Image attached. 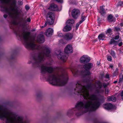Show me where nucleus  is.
I'll list each match as a JSON object with an SVG mask.
<instances>
[{
  "instance_id": "37998d69",
  "label": "nucleus",
  "mask_w": 123,
  "mask_h": 123,
  "mask_svg": "<svg viewBox=\"0 0 123 123\" xmlns=\"http://www.w3.org/2000/svg\"><path fill=\"white\" fill-rule=\"evenodd\" d=\"M47 12L46 10H44L43 13H44V14H45Z\"/></svg>"
},
{
  "instance_id": "39448f33",
  "label": "nucleus",
  "mask_w": 123,
  "mask_h": 123,
  "mask_svg": "<svg viewBox=\"0 0 123 123\" xmlns=\"http://www.w3.org/2000/svg\"><path fill=\"white\" fill-rule=\"evenodd\" d=\"M47 21L45 24L44 26H46L48 24L51 25L53 24L54 20V16L53 14L51 12L48 13L47 16Z\"/></svg>"
},
{
  "instance_id": "4468645a",
  "label": "nucleus",
  "mask_w": 123,
  "mask_h": 123,
  "mask_svg": "<svg viewBox=\"0 0 123 123\" xmlns=\"http://www.w3.org/2000/svg\"><path fill=\"white\" fill-rule=\"evenodd\" d=\"M53 29L52 28H49L46 31L45 34V35L48 37L51 36L53 32Z\"/></svg>"
},
{
  "instance_id": "7c9ffc66",
  "label": "nucleus",
  "mask_w": 123,
  "mask_h": 123,
  "mask_svg": "<svg viewBox=\"0 0 123 123\" xmlns=\"http://www.w3.org/2000/svg\"><path fill=\"white\" fill-rule=\"evenodd\" d=\"M107 59L109 61H111L112 60V58L111 56L110 55L107 56Z\"/></svg>"
},
{
  "instance_id": "9b49d317",
  "label": "nucleus",
  "mask_w": 123,
  "mask_h": 123,
  "mask_svg": "<svg viewBox=\"0 0 123 123\" xmlns=\"http://www.w3.org/2000/svg\"><path fill=\"white\" fill-rule=\"evenodd\" d=\"M4 108L2 106L0 105V117H6L5 113L7 114L8 113L6 110L4 109Z\"/></svg>"
},
{
  "instance_id": "de8ad7c7",
  "label": "nucleus",
  "mask_w": 123,
  "mask_h": 123,
  "mask_svg": "<svg viewBox=\"0 0 123 123\" xmlns=\"http://www.w3.org/2000/svg\"><path fill=\"white\" fill-rule=\"evenodd\" d=\"M117 81H116L114 82V83H117Z\"/></svg>"
},
{
  "instance_id": "4c0bfd02",
  "label": "nucleus",
  "mask_w": 123,
  "mask_h": 123,
  "mask_svg": "<svg viewBox=\"0 0 123 123\" xmlns=\"http://www.w3.org/2000/svg\"><path fill=\"white\" fill-rule=\"evenodd\" d=\"M119 35H117V36H116L115 37V39H117L118 38H119Z\"/></svg>"
},
{
  "instance_id": "603ef678",
  "label": "nucleus",
  "mask_w": 123,
  "mask_h": 123,
  "mask_svg": "<svg viewBox=\"0 0 123 123\" xmlns=\"http://www.w3.org/2000/svg\"><path fill=\"white\" fill-rule=\"evenodd\" d=\"M117 70H118L117 69L116 71H115V72H117Z\"/></svg>"
},
{
  "instance_id": "8fccbe9b",
  "label": "nucleus",
  "mask_w": 123,
  "mask_h": 123,
  "mask_svg": "<svg viewBox=\"0 0 123 123\" xmlns=\"http://www.w3.org/2000/svg\"><path fill=\"white\" fill-rule=\"evenodd\" d=\"M113 66L112 65H110V67L111 68H112L113 67Z\"/></svg>"
},
{
  "instance_id": "c756f323",
  "label": "nucleus",
  "mask_w": 123,
  "mask_h": 123,
  "mask_svg": "<svg viewBox=\"0 0 123 123\" xmlns=\"http://www.w3.org/2000/svg\"><path fill=\"white\" fill-rule=\"evenodd\" d=\"M97 84L98 85V86L97 87L95 85V87H97V88H100L102 86V85L99 82L98 84Z\"/></svg>"
},
{
  "instance_id": "473e14b6",
  "label": "nucleus",
  "mask_w": 123,
  "mask_h": 123,
  "mask_svg": "<svg viewBox=\"0 0 123 123\" xmlns=\"http://www.w3.org/2000/svg\"><path fill=\"white\" fill-rule=\"evenodd\" d=\"M112 15H109L108 17V19L109 20H110L112 19Z\"/></svg>"
},
{
  "instance_id": "cd10ccee",
  "label": "nucleus",
  "mask_w": 123,
  "mask_h": 123,
  "mask_svg": "<svg viewBox=\"0 0 123 123\" xmlns=\"http://www.w3.org/2000/svg\"><path fill=\"white\" fill-rule=\"evenodd\" d=\"M110 54L114 58L116 57V54L114 52L113 50H111L110 52Z\"/></svg>"
},
{
  "instance_id": "b1692460",
  "label": "nucleus",
  "mask_w": 123,
  "mask_h": 123,
  "mask_svg": "<svg viewBox=\"0 0 123 123\" xmlns=\"http://www.w3.org/2000/svg\"><path fill=\"white\" fill-rule=\"evenodd\" d=\"M123 80V75L122 73H121L120 74V79L119 81V83H121Z\"/></svg>"
},
{
  "instance_id": "ea45409f",
  "label": "nucleus",
  "mask_w": 123,
  "mask_h": 123,
  "mask_svg": "<svg viewBox=\"0 0 123 123\" xmlns=\"http://www.w3.org/2000/svg\"><path fill=\"white\" fill-rule=\"evenodd\" d=\"M108 90L107 89H106L105 90V93L106 94H108Z\"/></svg>"
},
{
  "instance_id": "1a4fd4ad",
  "label": "nucleus",
  "mask_w": 123,
  "mask_h": 123,
  "mask_svg": "<svg viewBox=\"0 0 123 123\" xmlns=\"http://www.w3.org/2000/svg\"><path fill=\"white\" fill-rule=\"evenodd\" d=\"M80 11L78 9H74L72 11V15L74 18H77L80 14Z\"/></svg>"
},
{
  "instance_id": "f03ea898",
  "label": "nucleus",
  "mask_w": 123,
  "mask_h": 123,
  "mask_svg": "<svg viewBox=\"0 0 123 123\" xmlns=\"http://www.w3.org/2000/svg\"><path fill=\"white\" fill-rule=\"evenodd\" d=\"M15 32L18 36L23 39L25 46L27 48L30 49H37L40 51V52L37 55H35L33 56L35 64L38 65V66H40L45 59L46 56H49L50 49L47 46L41 47L35 45L34 41L31 40L29 36L30 34L29 32L22 31L18 29L17 31H15Z\"/></svg>"
},
{
  "instance_id": "a878e982",
  "label": "nucleus",
  "mask_w": 123,
  "mask_h": 123,
  "mask_svg": "<svg viewBox=\"0 0 123 123\" xmlns=\"http://www.w3.org/2000/svg\"><path fill=\"white\" fill-rule=\"evenodd\" d=\"M57 35L58 37H64V36L63 33L60 31H58L57 32Z\"/></svg>"
},
{
  "instance_id": "a211bd4d",
  "label": "nucleus",
  "mask_w": 123,
  "mask_h": 123,
  "mask_svg": "<svg viewBox=\"0 0 123 123\" xmlns=\"http://www.w3.org/2000/svg\"><path fill=\"white\" fill-rule=\"evenodd\" d=\"M71 26L68 25H67L63 28V31L64 32H67L69 31L71 29Z\"/></svg>"
},
{
  "instance_id": "393cba45",
  "label": "nucleus",
  "mask_w": 123,
  "mask_h": 123,
  "mask_svg": "<svg viewBox=\"0 0 123 123\" xmlns=\"http://www.w3.org/2000/svg\"><path fill=\"white\" fill-rule=\"evenodd\" d=\"M110 43L111 44H114L115 45H117L118 44V43L116 41L114 40V39H111L110 42Z\"/></svg>"
},
{
  "instance_id": "aec40b11",
  "label": "nucleus",
  "mask_w": 123,
  "mask_h": 123,
  "mask_svg": "<svg viewBox=\"0 0 123 123\" xmlns=\"http://www.w3.org/2000/svg\"><path fill=\"white\" fill-rule=\"evenodd\" d=\"M116 98L114 96H111L109 97H107V101H112L113 102H115L116 101Z\"/></svg>"
},
{
  "instance_id": "a18cd8bd",
  "label": "nucleus",
  "mask_w": 123,
  "mask_h": 123,
  "mask_svg": "<svg viewBox=\"0 0 123 123\" xmlns=\"http://www.w3.org/2000/svg\"><path fill=\"white\" fill-rule=\"evenodd\" d=\"M118 16V15L117 14H116L115 15V17L116 18H117Z\"/></svg>"
},
{
  "instance_id": "6ab92c4d",
  "label": "nucleus",
  "mask_w": 123,
  "mask_h": 123,
  "mask_svg": "<svg viewBox=\"0 0 123 123\" xmlns=\"http://www.w3.org/2000/svg\"><path fill=\"white\" fill-rule=\"evenodd\" d=\"M74 20L73 19H69L67 21L66 24L67 25H70L71 26L72 24L74 23Z\"/></svg>"
},
{
  "instance_id": "ddd939ff",
  "label": "nucleus",
  "mask_w": 123,
  "mask_h": 123,
  "mask_svg": "<svg viewBox=\"0 0 123 123\" xmlns=\"http://www.w3.org/2000/svg\"><path fill=\"white\" fill-rule=\"evenodd\" d=\"M73 37V34L69 33H67L64 36V39L67 41L71 40Z\"/></svg>"
},
{
  "instance_id": "e433bc0d",
  "label": "nucleus",
  "mask_w": 123,
  "mask_h": 123,
  "mask_svg": "<svg viewBox=\"0 0 123 123\" xmlns=\"http://www.w3.org/2000/svg\"><path fill=\"white\" fill-rule=\"evenodd\" d=\"M25 9L26 10H28L29 9V6L28 5H26L25 6Z\"/></svg>"
},
{
  "instance_id": "f3484780",
  "label": "nucleus",
  "mask_w": 123,
  "mask_h": 123,
  "mask_svg": "<svg viewBox=\"0 0 123 123\" xmlns=\"http://www.w3.org/2000/svg\"><path fill=\"white\" fill-rule=\"evenodd\" d=\"M70 69L74 75H76L78 74L79 71L75 67H71Z\"/></svg>"
},
{
  "instance_id": "a19ab883",
  "label": "nucleus",
  "mask_w": 123,
  "mask_h": 123,
  "mask_svg": "<svg viewBox=\"0 0 123 123\" xmlns=\"http://www.w3.org/2000/svg\"><path fill=\"white\" fill-rule=\"evenodd\" d=\"M122 42H121L118 44V45L119 46H121L122 45Z\"/></svg>"
},
{
  "instance_id": "6e6552de",
  "label": "nucleus",
  "mask_w": 123,
  "mask_h": 123,
  "mask_svg": "<svg viewBox=\"0 0 123 123\" xmlns=\"http://www.w3.org/2000/svg\"><path fill=\"white\" fill-rule=\"evenodd\" d=\"M90 60V58L86 55H84L81 57L80 59V62L83 63H86L89 62Z\"/></svg>"
},
{
  "instance_id": "3c124183",
  "label": "nucleus",
  "mask_w": 123,
  "mask_h": 123,
  "mask_svg": "<svg viewBox=\"0 0 123 123\" xmlns=\"http://www.w3.org/2000/svg\"><path fill=\"white\" fill-rule=\"evenodd\" d=\"M23 123H27L25 121H24V122H23Z\"/></svg>"
},
{
  "instance_id": "412c9836",
  "label": "nucleus",
  "mask_w": 123,
  "mask_h": 123,
  "mask_svg": "<svg viewBox=\"0 0 123 123\" xmlns=\"http://www.w3.org/2000/svg\"><path fill=\"white\" fill-rule=\"evenodd\" d=\"M105 37V34L103 33H101L99 34L98 36V38L100 40H103L104 39Z\"/></svg>"
},
{
  "instance_id": "f8f14e48",
  "label": "nucleus",
  "mask_w": 123,
  "mask_h": 123,
  "mask_svg": "<svg viewBox=\"0 0 123 123\" xmlns=\"http://www.w3.org/2000/svg\"><path fill=\"white\" fill-rule=\"evenodd\" d=\"M103 107L107 109H115L116 108V106L112 105L110 103H107L103 105Z\"/></svg>"
},
{
  "instance_id": "5701e85b",
  "label": "nucleus",
  "mask_w": 123,
  "mask_h": 123,
  "mask_svg": "<svg viewBox=\"0 0 123 123\" xmlns=\"http://www.w3.org/2000/svg\"><path fill=\"white\" fill-rule=\"evenodd\" d=\"M112 31L111 29L109 28L105 32L106 34H110L111 35L112 34Z\"/></svg>"
},
{
  "instance_id": "49530a36",
  "label": "nucleus",
  "mask_w": 123,
  "mask_h": 123,
  "mask_svg": "<svg viewBox=\"0 0 123 123\" xmlns=\"http://www.w3.org/2000/svg\"><path fill=\"white\" fill-rule=\"evenodd\" d=\"M100 64V63H99V62H97V64L98 65H99Z\"/></svg>"
},
{
  "instance_id": "423d86ee",
  "label": "nucleus",
  "mask_w": 123,
  "mask_h": 123,
  "mask_svg": "<svg viewBox=\"0 0 123 123\" xmlns=\"http://www.w3.org/2000/svg\"><path fill=\"white\" fill-rule=\"evenodd\" d=\"M93 66V64L91 63H88L84 65L83 68L86 71L84 73L85 75L87 76L90 74L91 73L89 70L92 68Z\"/></svg>"
},
{
  "instance_id": "09e8293b",
  "label": "nucleus",
  "mask_w": 123,
  "mask_h": 123,
  "mask_svg": "<svg viewBox=\"0 0 123 123\" xmlns=\"http://www.w3.org/2000/svg\"><path fill=\"white\" fill-rule=\"evenodd\" d=\"M120 25L121 26H122L123 25V23H121L120 24Z\"/></svg>"
},
{
  "instance_id": "f257e3e1",
  "label": "nucleus",
  "mask_w": 123,
  "mask_h": 123,
  "mask_svg": "<svg viewBox=\"0 0 123 123\" xmlns=\"http://www.w3.org/2000/svg\"><path fill=\"white\" fill-rule=\"evenodd\" d=\"M74 93L82 96L85 100L78 102L76 107L79 112L82 113L94 111L99 106V99L95 94L89 95V91L91 90V84L86 86L83 85L80 81H78L76 84Z\"/></svg>"
},
{
  "instance_id": "c85d7f7f",
  "label": "nucleus",
  "mask_w": 123,
  "mask_h": 123,
  "mask_svg": "<svg viewBox=\"0 0 123 123\" xmlns=\"http://www.w3.org/2000/svg\"><path fill=\"white\" fill-rule=\"evenodd\" d=\"M118 6H121L123 7V1H119L118 3L117 4Z\"/></svg>"
},
{
  "instance_id": "7ed1b4c3",
  "label": "nucleus",
  "mask_w": 123,
  "mask_h": 123,
  "mask_svg": "<svg viewBox=\"0 0 123 123\" xmlns=\"http://www.w3.org/2000/svg\"><path fill=\"white\" fill-rule=\"evenodd\" d=\"M41 70L42 74H45L47 73H49L48 80L54 85L63 86L67 83L68 79L66 72H64L60 73H55L54 68L52 67H49L46 65L43 64L41 66Z\"/></svg>"
},
{
  "instance_id": "864d4df0",
  "label": "nucleus",
  "mask_w": 123,
  "mask_h": 123,
  "mask_svg": "<svg viewBox=\"0 0 123 123\" xmlns=\"http://www.w3.org/2000/svg\"><path fill=\"white\" fill-rule=\"evenodd\" d=\"M120 53H122V52L120 50Z\"/></svg>"
},
{
  "instance_id": "c9c22d12",
  "label": "nucleus",
  "mask_w": 123,
  "mask_h": 123,
  "mask_svg": "<svg viewBox=\"0 0 123 123\" xmlns=\"http://www.w3.org/2000/svg\"><path fill=\"white\" fill-rule=\"evenodd\" d=\"M121 96L122 99L123 100V91L121 93Z\"/></svg>"
},
{
  "instance_id": "f704fd0d",
  "label": "nucleus",
  "mask_w": 123,
  "mask_h": 123,
  "mask_svg": "<svg viewBox=\"0 0 123 123\" xmlns=\"http://www.w3.org/2000/svg\"><path fill=\"white\" fill-rule=\"evenodd\" d=\"M80 24V22H79V23H77V24L76 25V29H77L78 28Z\"/></svg>"
},
{
  "instance_id": "58836bf2",
  "label": "nucleus",
  "mask_w": 123,
  "mask_h": 123,
  "mask_svg": "<svg viewBox=\"0 0 123 123\" xmlns=\"http://www.w3.org/2000/svg\"><path fill=\"white\" fill-rule=\"evenodd\" d=\"M26 21L27 22H30L31 21V19L30 18H27Z\"/></svg>"
},
{
  "instance_id": "72a5a7b5",
  "label": "nucleus",
  "mask_w": 123,
  "mask_h": 123,
  "mask_svg": "<svg viewBox=\"0 0 123 123\" xmlns=\"http://www.w3.org/2000/svg\"><path fill=\"white\" fill-rule=\"evenodd\" d=\"M115 31H119L120 30V28L118 27H115Z\"/></svg>"
},
{
  "instance_id": "2eb2a0df",
  "label": "nucleus",
  "mask_w": 123,
  "mask_h": 123,
  "mask_svg": "<svg viewBox=\"0 0 123 123\" xmlns=\"http://www.w3.org/2000/svg\"><path fill=\"white\" fill-rule=\"evenodd\" d=\"M37 42L40 43H43L44 41V36L42 35H40L37 37Z\"/></svg>"
},
{
  "instance_id": "20e7f679",
  "label": "nucleus",
  "mask_w": 123,
  "mask_h": 123,
  "mask_svg": "<svg viewBox=\"0 0 123 123\" xmlns=\"http://www.w3.org/2000/svg\"><path fill=\"white\" fill-rule=\"evenodd\" d=\"M4 109L6 110L8 113L7 114L5 113L6 117H0L1 118H4L6 119V123H23L25 121L23 120L22 117H18L16 119H15L13 117H8L7 116L9 115L10 114V111L6 108H4Z\"/></svg>"
},
{
  "instance_id": "4be33fe9",
  "label": "nucleus",
  "mask_w": 123,
  "mask_h": 123,
  "mask_svg": "<svg viewBox=\"0 0 123 123\" xmlns=\"http://www.w3.org/2000/svg\"><path fill=\"white\" fill-rule=\"evenodd\" d=\"M100 12L102 15H103L105 14V12L103 6L100 7Z\"/></svg>"
},
{
  "instance_id": "2f4dec72",
  "label": "nucleus",
  "mask_w": 123,
  "mask_h": 123,
  "mask_svg": "<svg viewBox=\"0 0 123 123\" xmlns=\"http://www.w3.org/2000/svg\"><path fill=\"white\" fill-rule=\"evenodd\" d=\"M105 78L107 79V80H106V81H107L109 80V76L108 74H106L105 75Z\"/></svg>"
},
{
  "instance_id": "bb28decb",
  "label": "nucleus",
  "mask_w": 123,
  "mask_h": 123,
  "mask_svg": "<svg viewBox=\"0 0 123 123\" xmlns=\"http://www.w3.org/2000/svg\"><path fill=\"white\" fill-rule=\"evenodd\" d=\"M86 18V17L85 16L82 15L81 18V20L80 21V24H81L84 21Z\"/></svg>"
},
{
  "instance_id": "dca6fc26",
  "label": "nucleus",
  "mask_w": 123,
  "mask_h": 123,
  "mask_svg": "<svg viewBox=\"0 0 123 123\" xmlns=\"http://www.w3.org/2000/svg\"><path fill=\"white\" fill-rule=\"evenodd\" d=\"M49 9L52 11H60L57 6L54 4H51L49 8Z\"/></svg>"
},
{
  "instance_id": "6e6d98bb",
  "label": "nucleus",
  "mask_w": 123,
  "mask_h": 123,
  "mask_svg": "<svg viewBox=\"0 0 123 123\" xmlns=\"http://www.w3.org/2000/svg\"><path fill=\"white\" fill-rule=\"evenodd\" d=\"M62 41V40H61V41ZM60 42H61H61H62L61 41V40H60Z\"/></svg>"
},
{
  "instance_id": "c03bdc74",
  "label": "nucleus",
  "mask_w": 123,
  "mask_h": 123,
  "mask_svg": "<svg viewBox=\"0 0 123 123\" xmlns=\"http://www.w3.org/2000/svg\"><path fill=\"white\" fill-rule=\"evenodd\" d=\"M104 92V91L103 90H102V91L101 92H100V91H99V93H103Z\"/></svg>"
},
{
  "instance_id": "0eeeda50",
  "label": "nucleus",
  "mask_w": 123,
  "mask_h": 123,
  "mask_svg": "<svg viewBox=\"0 0 123 123\" xmlns=\"http://www.w3.org/2000/svg\"><path fill=\"white\" fill-rule=\"evenodd\" d=\"M58 52L59 54H57L58 58L59 59H60L63 62H66L67 59V57L65 55V54L63 53L60 50L58 51Z\"/></svg>"
},
{
  "instance_id": "79ce46f5",
  "label": "nucleus",
  "mask_w": 123,
  "mask_h": 123,
  "mask_svg": "<svg viewBox=\"0 0 123 123\" xmlns=\"http://www.w3.org/2000/svg\"><path fill=\"white\" fill-rule=\"evenodd\" d=\"M23 3L21 1L20 2H19V4L20 5H22L23 4Z\"/></svg>"
},
{
  "instance_id": "9d476101",
  "label": "nucleus",
  "mask_w": 123,
  "mask_h": 123,
  "mask_svg": "<svg viewBox=\"0 0 123 123\" xmlns=\"http://www.w3.org/2000/svg\"><path fill=\"white\" fill-rule=\"evenodd\" d=\"M73 51V48L72 45L70 44L68 45L65 47L64 52L66 53L69 54L72 53Z\"/></svg>"
},
{
  "instance_id": "5fc2aeb1",
  "label": "nucleus",
  "mask_w": 123,
  "mask_h": 123,
  "mask_svg": "<svg viewBox=\"0 0 123 123\" xmlns=\"http://www.w3.org/2000/svg\"><path fill=\"white\" fill-rule=\"evenodd\" d=\"M44 27V26H41V28H43Z\"/></svg>"
}]
</instances>
